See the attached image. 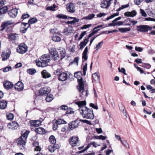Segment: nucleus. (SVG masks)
<instances>
[{
	"label": "nucleus",
	"instance_id": "31",
	"mask_svg": "<svg viewBox=\"0 0 155 155\" xmlns=\"http://www.w3.org/2000/svg\"><path fill=\"white\" fill-rule=\"evenodd\" d=\"M57 122V120L56 119L54 120L52 122L53 124L52 129L54 130H56L58 127V124Z\"/></svg>",
	"mask_w": 155,
	"mask_h": 155
},
{
	"label": "nucleus",
	"instance_id": "12",
	"mask_svg": "<svg viewBox=\"0 0 155 155\" xmlns=\"http://www.w3.org/2000/svg\"><path fill=\"white\" fill-rule=\"evenodd\" d=\"M14 88L15 90L18 91H21L24 88L23 84L21 81H18L15 84Z\"/></svg>",
	"mask_w": 155,
	"mask_h": 155
},
{
	"label": "nucleus",
	"instance_id": "50",
	"mask_svg": "<svg viewBox=\"0 0 155 155\" xmlns=\"http://www.w3.org/2000/svg\"><path fill=\"white\" fill-rule=\"evenodd\" d=\"M121 142L125 147L127 148H129V145L127 141L125 140H122Z\"/></svg>",
	"mask_w": 155,
	"mask_h": 155
},
{
	"label": "nucleus",
	"instance_id": "26",
	"mask_svg": "<svg viewBox=\"0 0 155 155\" xmlns=\"http://www.w3.org/2000/svg\"><path fill=\"white\" fill-rule=\"evenodd\" d=\"M88 41V39H84V41L81 42L80 44V49L82 50L83 48L87 45Z\"/></svg>",
	"mask_w": 155,
	"mask_h": 155
},
{
	"label": "nucleus",
	"instance_id": "49",
	"mask_svg": "<svg viewBox=\"0 0 155 155\" xmlns=\"http://www.w3.org/2000/svg\"><path fill=\"white\" fill-rule=\"evenodd\" d=\"M72 108L71 107L68 108V109L66 110L67 111L66 112V114H71L74 113V112L71 110Z\"/></svg>",
	"mask_w": 155,
	"mask_h": 155
},
{
	"label": "nucleus",
	"instance_id": "19",
	"mask_svg": "<svg viewBox=\"0 0 155 155\" xmlns=\"http://www.w3.org/2000/svg\"><path fill=\"white\" fill-rule=\"evenodd\" d=\"M10 126L11 127H9V128H11L12 130H15L18 127V124L16 121H14L12 123H9L8 124V126Z\"/></svg>",
	"mask_w": 155,
	"mask_h": 155
},
{
	"label": "nucleus",
	"instance_id": "61",
	"mask_svg": "<svg viewBox=\"0 0 155 155\" xmlns=\"http://www.w3.org/2000/svg\"><path fill=\"white\" fill-rule=\"evenodd\" d=\"M62 73V71L61 69H58L56 71V74L58 76L60 74Z\"/></svg>",
	"mask_w": 155,
	"mask_h": 155
},
{
	"label": "nucleus",
	"instance_id": "42",
	"mask_svg": "<svg viewBox=\"0 0 155 155\" xmlns=\"http://www.w3.org/2000/svg\"><path fill=\"white\" fill-rule=\"evenodd\" d=\"M56 17L57 18H60L64 19H66L67 18V17L66 15H64L62 14H59L57 15Z\"/></svg>",
	"mask_w": 155,
	"mask_h": 155
},
{
	"label": "nucleus",
	"instance_id": "15",
	"mask_svg": "<svg viewBox=\"0 0 155 155\" xmlns=\"http://www.w3.org/2000/svg\"><path fill=\"white\" fill-rule=\"evenodd\" d=\"M43 121L42 119H41V121L39 120H31L29 121V123L31 126L35 127H37L39 126L40 124H41V122Z\"/></svg>",
	"mask_w": 155,
	"mask_h": 155
},
{
	"label": "nucleus",
	"instance_id": "46",
	"mask_svg": "<svg viewBox=\"0 0 155 155\" xmlns=\"http://www.w3.org/2000/svg\"><path fill=\"white\" fill-rule=\"evenodd\" d=\"M57 123L58 125H60L62 124H65L66 123L65 121L63 119H60L57 120Z\"/></svg>",
	"mask_w": 155,
	"mask_h": 155
},
{
	"label": "nucleus",
	"instance_id": "34",
	"mask_svg": "<svg viewBox=\"0 0 155 155\" xmlns=\"http://www.w3.org/2000/svg\"><path fill=\"white\" fill-rule=\"evenodd\" d=\"M51 39L55 42H59L61 40L60 37L56 35H54L52 36Z\"/></svg>",
	"mask_w": 155,
	"mask_h": 155
},
{
	"label": "nucleus",
	"instance_id": "32",
	"mask_svg": "<svg viewBox=\"0 0 155 155\" xmlns=\"http://www.w3.org/2000/svg\"><path fill=\"white\" fill-rule=\"evenodd\" d=\"M29 133V131L28 130H26L24 133H21V135L19 137L22 138L26 140V139L27 138L28 134Z\"/></svg>",
	"mask_w": 155,
	"mask_h": 155
},
{
	"label": "nucleus",
	"instance_id": "14",
	"mask_svg": "<svg viewBox=\"0 0 155 155\" xmlns=\"http://www.w3.org/2000/svg\"><path fill=\"white\" fill-rule=\"evenodd\" d=\"M3 85L5 88L8 90L12 88L13 87V84L8 81H6L4 82Z\"/></svg>",
	"mask_w": 155,
	"mask_h": 155
},
{
	"label": "nucleus",
	"instance_id": "25",
	"mask_svg": "<svg viewBox=\"0 0 155 155\" xmlns=\"http://www.w3.org/2000/svg\"><path fill=\"white\" fill-rule=\"evenodd\" d=\"M41 73L42 77L44 78H48L51 77V74L48 72L46 70H44L42 71Z\"/></svg>",
	"mask_w": 155,
	"mask_h": 155
},
{
	"label": "nucleus",
	"instance_id": "54",
	"mask_svg": "<svg viewBox=\"0 0 155 155\" xmlns=\"http://www.w3.org/2000/svg\"><path fill=\"white\" fill-rule=\"evenodd\" d=\"M119 71V72H122L123 73V74L126 75L127 74L126 73V71L125 69L124 68H121V70H120V68H118Z\"/></svg>",
	"mask_w": 155,
	"mask_h": 155
},
{
	"label": "nucleus",
	"instance_id": "11",
	"mask_svg": "<svg viewBox=\"0 0 155 155\" xmlns=\"http://www.w3.org/2000/svg\"><path fill=\"white\" fill-rule=\"evenodd\" d=\"M66 9L68 12L70 13H73L75 12V6L74 4L72 3H69L66 5Z\"/></svg>",
	"mask_w": 155,
	"mask_h": 155
},
{
	"label": "nucleus",
	"instance_id": "17",
	"mask_svg": "<svg viewBox=\"0 0 155 155\" xmlns=\"http://www.w3.org/2000/svg\"><path fill=\"white\" fill-rule=\"evenodd\" d=\"M60 148V146L58 144H53L50 145L48 147V149L49 151L51 153L54 152L57 149Z\"/></svg>",
	"mask_w": 155,
	"mask_h": 155
},
{
	"label": "nucleus",
	"instance_id": "58",
	"mask_svg": "<svg viewBox=\"0 0 155 155\" xmlns=\"http://www.w3.org/2000/svg\"><path fill=\"white\" fill-rule=\"evenodd\" d=\"M80 121H81V122L86 123L89 125L91 124V122L90 121H88L87 120H83L80 119Z\"/></svg>",
	"mask_w": 155,
	"mask_h": 155
},
{
	"label": "nucleus",
	"instance_id": "52",
	"mask_svg": "<svg viewBox=\"0 0 155 155\" xmlns=\"http://www.w3.org/2000/svg\"><path fill=\"white\" fill-rule=\"evenodd\" d=\"M104 43L103 41H101L99 42L98 44L96 45V46L95 48L96 49V50H97L100 49L101 47V45Z\"/></svg>",
	"mask_w": 155,
	"mask_h": 155
},
{
	"label": "nucleus",
	"instance_id": "5",
	"mask_svg": "<svg viewBox=\"0 0 155 155\" xmlns=\"http://www.w3.org/2000/svg\"><path fill=\"white\" fill-rule=\"evenodd\" d=\"M17 143V145L19 148L22 150H24L25 148L26 140L22 138L19 137L15 140Z\"/></svg>",
	"mask_w": 155,
	"mask_h": 155
},
{
	"label": "nucleus",
	"instance_id": "30",
	"mask_svg": "<svg viewBox=\"0 0 155 155\" xmlns=\"http://www.w3.org/2000/svg\"><path fill=\"white\" fill-rule=\"evenodd\" d=\"M53 96L52 94H48L46 95V97L45 98L46 101L48 102H50L53 99Z\"/></svg>",
	"mask_w": 155,
	"mask_h": 155
},
{
	"label": "nucleus",
	"instance_id": "45",
	"mask_svg": "<svg viewBox=\"0 0 155 155\" xmlns=\"http://www.w3.org/2000/svg\"><path fill=\"white\" fill-rule=\"evenodd\" d=\"M60 54L61 56V59H63L66 56L65 50H63L60 51Z\"/></svg>",
	"mask_w": 155,
	"mask_h": 155
},
{
	"label": "nucleus",
	"instance_id": "60",
	"mask_svg": "<svg viewBox=\"0 0 155 155\" xmlns=\"http://www.w3.org/2000/svg\"><path fill=\"white\" fill-rule=\"evenodd\" d=\"M135 49L136 51L139 52H141L143 50V49L142 48L137 47V46L135 47Z\"/></svg>",
	"mask_w": 155,
	"mask_h": 155
},
{
	"label": "nucleus",
	"instance_id": "53",
	"mask_svg": "<svg viewBox=\"0 0 155 155\" xmlns=\"http://www.w3.org/2000/svg\"><path fill=\"white\" fill-rule=\"evenodd\" d=\"M86 34V31H83L82 32L80 35V37L78 38V40H81L83 37Z\"/></svg>",
	"mask_w": 155,
	"mask_h": 155
},
{
	"label": "nucleus",
	"instance_id": "59",
	"mask_svg": "<svg viewBox=\"0 0 155 155\" xmlns=\"http://www.w3.org/2000/svg\"><path fill=\"white\" fill-rule=\"evenodd\" d=\"M92 25L91 24H87V25H84L81 28V29H86L89 28V27L91 26Z\"/></svg>",
	"mask_w": 155,
	"mask_h": 155
},
{
	"label": "nucleus",
	"instance_id": "27",
	"mask_svg": "<svg viewBox=\"0 0 155 155\" xmlns=\"http://www.w3.org/2000/svg\"><path fill=\"white\" fill-rule=\"evenodd\" d=\"M92 78L94 81H100V75L98 72H95L92 75Z\"/></svg>",
	"mask_w": 155,
	"mask_h": 155
},
{
	"label": "nucleus",
	"instance_id": "55",
	"mask_svg": "<svg viewBox=\"0 0 155 155\" xmlns=\"http://www.w3.org/2000/svg\"><path fill=\"white\" fill-rule=\"evenodd\" d=\"M144 0H134V4L137 5H139Z\"/></svg>",
	"mask_w": 155,
	"mask_h": 155
},
{
	"label": "nucleus",
	"instance_id": "44",
	"mask_svg": "<svg viewBox=\"0 0 155 155\" xmlns=\"http://www.w3.org/2000/svg\"><path fill=\"white\" fill-rule=\"evenodd\" d=\"M95 138L97 139L102 140H105L107 137H106L101 135L99 136H94Z\"/></svg>",
	"mask_w": 155,
	"mask_h": 155
},
{
	"label": "nucleus",
	"instance_id": "20",
	"mask_svg": "<svg viewBox=\"0 0 155 155\" xmlns=\"http://www.w3.org/2000/svg\"><path fill=\"white\" fill-rule=\"evenodd\" d=\"M137 14V12L135 10H133L131 12H127L124 13L125 16L127 17H133Z\"/></svg>",
	"mask_w": 155,
	"mask_h": 155
},
{
	"label": "nucleus",
	"instance_id": "8",
	"mask_svg": "<svg viewBox=\"0 0 155 155\" xmlns=\"http://www.w3.org/2000/svg\"><path fill=\"white\" fill-rule=\"evenodd\" d=\"M80 121V120L77 119L70 122L68 124L69 128L71 130H73L77 127Z\"/></svg>",
	"mask_w": 155,
	"mask_h": 155
},
{
	"label": "nucleus",
	"instance_id": "16",
	"mask_svg": "<svg viewBox=\"0 0 155 155\" xmlns=\"http://www.w3.org/2000/svg\"><path fill=\"white\" fill-rule=\"evenodd\" d=\"M8 39L10 41L13 42V41H15L17 38V35H18L16 33H11L8 34Z\"/></svg>",
	"mask_w": 155,
	"mask_h": 155
},
{
	"label": "nucleus",
	"instance_id": "35",
	"mask_svg": "<svg viewBox=\"0 0 155 155\" xmlns=\"http://www.w3.org/2000/svg\"><path fill=\"white\" fill-rule=\"evenodd\" d=\"M36 65L39 67H46L47 65H45L42 61H38L36 62Z\"/></svg>",
	"mask_w": 155,
	"mask_h": 155
},
{
	"label": "nucleus",
	"instance_id": "64",
	"mask_svg": "<svg viewBox=\"0 0 155 155\" xmlns=\"http://www.w3.org/2000/svg\"><path fill=\"white\" fill-rule=\"evenodd\" d=\"M137 70L138 71H139L141 74L144 73V71L141 68L139 67L137 68Z\"/></svg>",
	"mask_w": 155,
	"mask_h": 155
},
{
	"label": "nucleus",
	"instance_id": "24",
	"mask_svg": "<svg viewBox=\"0 0 155 155\" xmlns=\"http://www.w3.org/2000/svg\"><path fill=\"white\" fill-rule=\"evenodd\" d=\"M7 104L8 102L4 100L0 101V109H5L7 106Z\"/></svg>",
	"mask_w": 155,
	"mask_h": 155
},
{
	"label": "nucleus",
	"instance_id": "37",
	"mask_svg": "<svg viewBox=\"0 0 155 155\" xmlns=\"http://www.w3.org/2000/svg\"><path fill=\"white\" fill-rule=\"evenodd\" d=\"M27 72L30 75H33L36 72V71L35 68H30L27 70Z\"/></svg>",
	"mask_w": 155,
	"mask_h": 155
},
{
	"label": "nucleus",
	"instance_id": "51",
	"mask_svg": "<svg viewBox=\"0 0 155 155\" xmlns=\"http://www.w3.org/2000/svg\"><path fill=\"white\" fill-rule=\"evenodd\" d=\"M30 17V15L28 14L24 13L23 14L21 17V19H25L28 18Z\"/></svg>",
	"mask_w": 155,
	"mask_h": 155
},
{
	"label": "nucleus",
	"instance_id": "40",
	"mask_svg": "<svg viewBox=\"0 0 155 155\" xmlns=\"http://www.w3.org/2000/svg\"><path fill=\"white\" fill-rule=\"evenodd\" d=\"M6 117L8 120H11L13 119L14 115L12 113L7 114H6Z\"/></svg>",
	"mask_w": 155,
	"mask_h": 155
},
{
	"label": "nucleus",
	"instance_id": "47",
	"mask_svg": "<svg viewBox=\"0 0 155 155\" xmlns=\"http://www.w3.org/2000/svg\"><path fill=\"white\" fill-rule=\"evenodd\" d=\"M68 109V107L66 105H62L58 108V109L61 110H66Z\"/></svg>",
	"mask_w": 155,
	"mask_h": 155
},
{
	"label": "nucleus",
	"instance_id": "63",
	"mask_svg": "<svg viewBox=\"0 0 155 155\" xmlns=\"http://www.w3.org/2000/svg\"><path fill=\"white\" fill-rule=\"evenodd\" d=\"M145 20L147 21H155V19L151 18H145Z\"/></svg>",
	"mask_w": 155,
	"mask_h": 155
},
{
	"label": "nucleus",
	"instance_id": "4",
	"mask_svg": "<svg viewBox=\"0 0 155 155\" xmlns=\"http://www.w3.org/2000/svg\"><path fill=\"white\" fill-rule=\"evenodd\" d=\"M137 30L140 32H146L149 30H151L152 28L147 25H141L137 27Z\"/></svg>",
	"mask_w": 155,
	"mask_h": 155
},
{
	"label": "nucleus",
	"instance_id": "33",
	"mask_svg": "<svg viewBox=\"0 0 155 155\" xmlns=\"http://www.w3.org/2000/svg\"><path fill=\"white\" fill-rule=\"evenodd\" d=\"M49 140L51 143L52 144H56V139L54 136L51 135L50 136L49 138Z\"/></svg>",
	"mask_w": 155,
	"mask_h": 155
},
{
	"label": "nucleus",
	"instance_id": "41",
	"mask_svg": "<svg viewBox=\"0 0 155 155\" xmlns=\"http://www.w3.org/2000/svg\"><path fill=\"white\" fill-rule=\"evenodd\" d=\"M52 6H48L46 8V10H50L51 11H55L56 10L55 9L56 5L55 4H54Z\"/></svg>",
	"mask_w": 155,
	"mask_h": 155
},
{
	"label": "nucleus",
	"instance_id": "43",
	"mask_svg": "<svg viewBox=\"0 0 155 155\" xmlns=\"http://www.w3.org/2000/svg\"><path fill=\"white\" fill-rule=\"evenodd\" d=\"M142 67L147 69H149L151 67V65L149 63H143Z\"/></svg>",
	"mask_w": 155,
	"mask_h": 155
},
{
	"label": "nucleus",
	"instance_id": "28",
	"mask_svg": "<svg viewBox=\"0 0 155 155\" xmlns=\"http://www.w3.org/2000/svg\"><path fill=\"white\" fill-rule=\"evenodd\" d=\"M88 52V48L86 47L82 53V59H84V60H87V54Z\"/></svg>",
	"mask_w": 155,
	"mask_h": 155
},
{
	"label": "nucleus",
	"instance_id": "21",
	"mask_svg": "<svg viewBox=\"0 0 155 155\" xmlns=\"http://www.w3.org/2000/svg\"><path fill=\"white\" fill-rule=\"evenodd\" d=\"M67 74L64 72H62L59 75L58 79L60 81H65L67 78Z\"/></svg>",
	"mask_w": 155,
	"mask_h": 155
},
{
	"label": "nucleus",
	"instance_id": "39",
	"mask_svg": "<svg viewBox=\"0 0 155 155\" xmlns=\"http://www.w3.org/2000/svg\"><path fill=\"white\" fill-rule=\"evenodd\" d=\"M95 16V15L94 14H91L87 16L84 17L83 19H84L87 20H91Z\"/></svg>",
	"mask_w": 155,
	"mask_h": 155
},
{
	"label": "nucleus",
	"instance_id": "62",
	"mask_svg": "<svg viewBox=\"0 0 155 155\" xmlns=\"http://www.w3.org/2000/svg\"><path fill=\"white\" fill-rule=\"evenodd\" d=\"M113 152L112 150L107 149L105 151L106 155H109L111 153Z\"/></svg>",
	"mask_w": 155,
	"mask_h": 155
},
{
	"label": "nucleus",
	"instance_id": "7",
	"mask_svg": "<svg viewBox=\"0 0 155 155\" xmlns=\"http://www.w3.org/2000/svg\"><path fill=\"white\" fill-rule=\"evenodd\" d=\"M40 60L42 61L45 65H48V63L51 61L50 56L49 54H44L40 57Z\"/></svg>",
	"mask_w": 155,
	"mask_h": 155
},
{
	"label": "nucleus",
	"instance_id": "3",
	"mask_svg": "<svg viewBox=\"0 0 155 155\" xmlns=\"http://www.w3.org/2000/svg\"><path fill=\"white\" fill-rule=\"evenodd\" d=\"M51 91V89L50 87H45L37 91H35V94L36 97L45 96L49 93Z\"/></svg>",
	"mask_w": 155,
	"mask_h": 155
},
{
	"label": "nucleus",
	"instance_id": "48",
	"mask_svg": "<svg viewBox=\"0 0 155 155\" xmlns=\"http://www.w3.org/2000/svg\"><path fill=\"white\" fill-rule=\"evenodd\" d=\"M12 69V68L11 66H8L3 69V71L4 72H7L8 71H11Z\"/></svg>",
	"mask_w": 155,
	"mask_h": 155
},
{
	"label": "nucleus",
	"instance_id": "23",
	"mask_svg": "<svg viewBox=\"0 0 155 155\" xmlns=\"http://www.w3.org/2000/svg\"><path fill=\"white\" fill-rule=\"evenodd\" d=\"M35 131L37 133L41 134H45L46 133L45 129L42 127L36 128Z\"/></svg>",
	"mask_w": 155,
	"mask_h": 155
},
{
	"label": "nucleus",
	"instance_id": "1",
	"mask_svg": "<svg viewBox=\"0 0 155 155\" xmlns=\"http://www.w3.org/2000/svg\"><path fill=\"white\" fill-rule=\"evenodd\" d=\"M87 64L86 63L83 68V74L81 71H78L74 73V76L77 79L78 83V86H77V88L81 93L80 94L81 97H83V93L84 91V82L83 81L82 76L83 75L85 76L86 74V71L87 70Z\"/></svg>",
	"mask_w": 155,
	"mask_h": 155
},
{
	"label": "nucleus",
	"instance_id": "38",
	"mask_svg": "<svg viewBox=\"0 0 155 155\" xmlns=\"http://www.w3.org/2000/svg\"><path fill=\"white\" fill-rule=\"evenodd\" d=\"M79 59V57H76L75 58L73 61L71 62L69 64V65H72L74 63H76L77 65H78V60Z\"/></svg>",
	"mask_w": 155,
	"mask_h": 155
},
{
	"label": "nucleus",
	"instance_id": "29",
	"mask_svg": "<svg viewBox=\"0 0 155 155\" xmlns=\"http://www.w3.org/2000/svg\"><path fill=\"white\" fill-rule=\"evenodd\" d=\"M37 21L38 19L35 17L30 18L28 21V25H29V27H30L31 25L37 22Z\"/></svg>",
	"mask_w": 155,
	"mask_h": 155
},
{
	"label": "nucleus",
	"instance_id": "57",
	"mask_svg": "<svg viewBox=\"0 0 155 155\" xmlns=\"http://www.w3.org/2000/svg\"><path fill=\"white\" fill-rule=\"evenodd\" d=\"M140 13L141 15L144 17H146L147 16V15L146 12L145 11L142 9H140Z\"/></svg>",
	"mask_w": 155,
	"mask_h": 155
},
{
	"label": "nucleus",
	"instance_id": "9",
	"mask_svg": "<svg viewBox=\"0 0 155 155\" xmlns=\"http://www.w3.org/2000/svg\"><path fill=\"white\" fill-rule=\"evenodd\" d=\"M27 47L25 44H24V45H19L16 49L17 52L21 54H24L27 51Z\"/></svg>",
	"mask_w": 155,
	"mask_h": 155
},
{
	"label": "nucleus",
	"instance_id": "22",
	"mask_svg": "<svg viewBox=\"0 0 155 155\" xmlns=\"http://www.w3.org/2000/svg\"><path fill=\"white\" fill-rule=\"evenodd\" d=\"M11 52L10 51H8V52H3L1 55V57L2 58V61H5L8 59L10 55Z\"/></svg>",
	"mask_w": 155,
	"mask_h": 155
},
{
	"label": "nucleus",
	"instance_id": "18",
	"mask_svg": "<svg viewBox=\"0 0 155 155\" xmlns=\"http://www.w3.org/2000/svg\"><path fill=\"white\" fill-rule=\"evenodd\" d=\"M12 24V22L11 21H5L3 22L1 25V27L2 28L1 29V31H3L5 29L6 27H8V26L11 25Z\"/></svg>",
	"mask_w": 155,
	"mask_h": 155
},
{
	"label": "nucleus",
	"instance_id": "6",
	"mask_svg": "<svg viewBox=\"0 0 155 155\" xmlns=\"http://www.w3.org/2000/svg\"><path fill=\"white\" fill-rule=\"evenodd\" d=\"M49 53L52 55V59L56 61L58 60L59 57L56 49L54 48H51L49 50Z\"/></svg>",
	"mask_w": 155,
	"mask_h": 155
},
{
	"label": "nucleus",
	"instance_id": "13",
	"mask_svg": "<svg viewBox=\"0 0 155 155\" xmlns=\"http://www.w3.org/2000/svg\"><path fill=\"white\" fill-rule=\"evenodd\" d=\"M18 13V10L16 8H12L8 12L9 16L12 18H15Z\"/></svg>",
	"mask_w": 155,
	"mask_h": 155
},
{
	"label": "nucleus",
	"instance_id": "36",
	"mask_svg": "<svg viewBox=\"0 0 155 155\" xmlns=\"http://www.w3.org/2000/svg\"><path fill=\"white\" fill-rule=\"evenodd\" d=\"M119 31L121 33H125L127 31H129L131 30L130 28H119Z\"/></svg>",
	"mask_w": 155,
	"mask_h": 155
},
{
	"label": "nucleus",
	"instance_id": "2",
	"mask_svg": "<svg viewBox=\"0 0 155 155\" xmlns=\"http://www.w3.org/2000/svg\"><path fill=\"white\" fill-rule=\"evenodd\" d=\"M75 104L80 107L79 110L83 117L88 119H93L94 117L92 108L89 109L86 107H84L86 104L85 101H77Z\"/></svg>",
	"mask_w": 155,
	"mask_h": 155
},
{
	"label": "nucleus",
	"instance_id": "10",
	"mask_svg": "<svg viewBox=\"0 0 155 155\" xmlns=\"http://www.w3.org/2000/svg\"><path fill=\"white\" fill-rule=\"evenodd\" d=\"M79 141L78 137L76 136H73L69 139V142L70 144L72 147H75L77 146V144Z\"/></svg>",
	"mask_w": 155,
	"mask_h": 155
},
{
	"label": "nucleus",
	"instance_id": "56",
	"mask_svg": "<svg viewBox=\"0 0 155 155\" xmlns=\"http://www.w3.org/2000/svg\"><path fill=\"white\" fill-rule=\"evenodd\" d=\"M89 105L90 107L96 110H97L98 108V107L97 105H96L92 103H90Z\"/></svg>",
	"mask_w": 155,
	"mask_h": 155
}]
</instances>
